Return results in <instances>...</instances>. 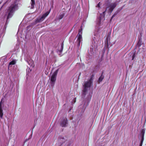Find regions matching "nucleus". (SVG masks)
<instances>
[{
	"mask_svg": "<svg viewBox=\"0 0 146 146\" xmlns=\"http://www.w3.org/2000/svg\"><path fill=\"white\" fill-rule=\"evenodd\" d=\"M117 5L116 2L113 3L108 2L107 3H106L105 4L106 8L103 9L102 13L99 12L100 15V17L98 18L97 19V24L100 25L101 24V22L104 20L105 12L106 11L108 13H111L116 7Z\"/></svg>",
	"mask_w": 146,
	"mask_h": 146,
	"instance_id": "f257e3e1",
	"label": "nucleus"
},
{
	"mask_svg": "<svg viewBox=\"0 0 146 146\" xmlns=\"http://www.w3.org/2000/svg\"><path fill=\"white\" fill-rule=\"evenodd\" d=\"M93 40L96 46L99 44L101 42L100 38V30L98 27L96 28L94 33Z\"/></svg>",
	"mask_w": 146,
	"mask_h": 146,
	"instance_id": "f03ea898",
	"label": "nucleus"
},
{
	"mask_svg": "<svg viewBox=\"0 0 146 146\" xmlns=\"http://www.w3.org/2000/svg\"><path fill=\"white\" fill-rule=\"evenodd\" d=\"M18 0H15L7 10L6 12L13 14L16 10L18 9V6L17 2Z\"/></svg>",
	"mask_w": 146,
	"mask_h": 146,
	"instance_id": "7ed1b4c3",
	"label": "nucleus"
},
{
	"mask_svg": "<svg viewBox=\"0 0 146 146\" xmlns=\"http://www.w3.org/2000/svg\"><path fill=\"white\" fill-rule=\"evenodd\" d=\"M18 0H15L7 10L6 12L13 14L16 10L18 9V6L17 2Z\"/></svg>",
	"mask_w": 146,
	"mask_h": 146,
	"instance_id": "20e7f679",
	"label": "nucleus"
},
{
	"mask_svg": "<svg viewBox=\"0 0 146 146\" xmlns=\"http://www.w3.org/2000/svg\"><path fill=\"white\" fill-rule=\"evenodd\" d=\"M92 83H85L83 84L82 92V96L84 97L88 90L90 89Z\"/></svg>",
	"mask_w": 146,
	"mask_h": 146,
	"instance_id": "39448f33",
	"label": "nucleus"
},
{
	"mask_svg": "<svg viewBox=\"0 0 146 146\" xmlns=\"http://www.w3.org/2000/svg\"><path fill=\"white\" fill-rule=\"evenodd\" d=\"M13 14H11V13H9L7 12H6L5 16L7 17V18L5 23V25L4 26V27L3 28V31H5L7 27V26L8 24L9 23V19L12 17L13 15Z\"/></svg>",
	"mask_w": 146,
	"mask_h": 146,
	"instance_id": "423d86ee",
	"label": "nucleus"
},
{
	"mask_svg": "<svg viewBox=\"0 0 146 146\" xmlns=\"http://www.w3.org/2000/svg\"><path fill=\"white\" fill-rule=\"evenodd\" d=\"M36 24V18L35 19L34 21L31 23L30 25L27 26L26 28V31H25V32L27 34L28 32L33 28L34 25Z\"/></svg>",
	"mask_w": 146,
	"mask_h": 146,
	"instance_id": "0eeeda50",
	"label": "nucleus"
},
{
	"mask_svg": "<svg viewBox=\"0 0 146 146\" xmlns=\"http://www.w3.org/2000/svg\"><path fill=\"white\" fill-rule=\"evenodd\" d=\"M68 121L66 117L62 118L60 122V126L62 127H65L67 126Z\"/></svg>",
	"mask_w": 146,
	"mask_h": 146,
	"instance_id": "6e6552de",
	"label": "nucleus"
},
{
	"mask_svg": "<svg viewBox=\"0 0 146 146\" xmlns=\"http://www.w3.org/2000/svg\"><path fill=\"white\" fill-rule=\"evenodd\" d=\"M49 13V12H47L43 14L42 16L39 17L38 19H37V22H41L43 21Z\"/></svg>",
	"mask_w": 146,
	"mask_h": 146,
	"instance_id": "1a4fd4ad",
	"label": "nucleus"
},
{
	"mask_svg": "<svg viewBox=\"0 0 146 146\" xmlns=\"http://www.w3.org/2000/svg\"><path fill=\"white\" fill-rule=\"evenodd\" d=\"M82 30H79V32L77 35V42L78 45L79 46L80 44V42L82 40Z\"/></svg>",
	"mask_w": 146,
	"mask_h": 146,
	"instance_id": "9d476101",
	"label": "nucleus"
},
{
	"mask_svg": "<svg viewBox=\"0 0 146 146\" xmlns=\"http://www.w3.org/2000/svg\"><path fill=\"white\" fill-rule=\"evenodd\" d=\"M145 133V130L144 129H142L140 135L141 137V140L140 143L139 144V146H142L143 141L144 140V136Z\"/></svg>",
	"mask_w": 146,
	"mask_h": 146,
	"instance_id": "9b49d317",
	"label": "nucleus"
},
{
	"mask_svg": "<svg viewBox=\"0 0 146 146\" xmlns=\"http://www.w3.org/2000/svg\"><path fill=\"white\" fill-rule=\"evenodd\" d=\"M33 39L34 40L32 41L31 45L32 48H36V44L35 43V41H36V34L35 35H34Z\"/></svg>",
	"mask_w": 146,
	"mask_h": 146,
	"instance_id": "f8f14e48",
	"label": "nucleus"
},
{
	"mask_svg": "<svg viewBox=\"0 0 146 146\" xmlns=\"http://www.w3.org/2000/svg\"><path fill=\"white\" fill-rule=\"evenodd\" d=\"M57 74V72H54L53 74L50 78V80L52 82H54L55 81Z\"/></svg>",
	"mask_w": 146,
	"mask_h": 146,
	"instance_id": "ddd939ff",
	"label": "nucleus"
},
{
	"mask_svg": "<svg viewBox=\"0 0 146 146\" xmlns=\"http://www.w3.org/2000/svg\"><path fill=\"white\" fill-rule=\"evenodd\" d=\"M16 63V60L15 59H13L10 62L8 66V68L9 69L10 67H11L13 65H15Z\"/></svg>",
	"mask_w": 146,
	"mask_h": 146,
	"instance_id": "4468645a",
	"label": "nucleus"
},
{
	"mask_svg": "<svg viewBox=\"0 0 146 146\" xmlns=\"http://www.w3.org/2000/svg\"><path fill=\"white\" fill-rule=\"evenodd\" d=\"M0 62H1V64L3 65L5 62L7 61V57L5 56H3L0 58Z\"/></svg>",
	"mask_w": 146,
	"mask_h": 146,
	"instance_id": "2eb2a0df",
	"label": "nucleus"
},
{
	"mask_svg": "<svg viewBox=\"0 0 146 146\" xmlns=\"http://www.w3.org/2000/svg\"><path fill=\"white\" fill-rule=\"evenodd\" d=\"M2 101V100H1L0 102V117L1 119H3V115L2 106L1 105Z\"/></svg>",
	"mask_w": 146,
	"mask_h": 146,
	"instance_id": "dca6fc26",
	"label": "nucleus"
},
{
	"mask_svg": "<svg viewBox=\"0 0 146 146\" xmlns=\"http://www.w3.org/2000/svg\"><path fill=\"white\" fill-rule=\"evenodd\" d=\"M66 140L63 137L60 136L59 138V141L60 142L61 145H62L63 143L65 142Z\"/></svg>",
	"mask_w": 146,
	"mask_h": 146,
	"instance_id": "f3484780",
	"label": "nucleus"
},
{
	"mask_svg": "<svg viewBox=\"0 0 146 146\" xmlns=\"http://www.w3.org/2000/svg\"><path fill=\"white\" fill-rule=\"evenodd\" d=\"M27 61L28 64L31 67L33 68L34 67V62L31 59L27 60Z\"/></svg>",
	"mask_w": 146,
	"mask_h": 146,
	"instance_id": "a211bd4d",
	"label": "nucleus"
},
{
	"mask_svg": "<svg viewBox=\"0 0 146 146\" xmlns=\"http://www.w3.org/2000/svg\"><path fill=\"white\" fill-rule=\"evenodd\" d=\"M63 48V44L62 43L60 45H59L58 47V51L60 53L62 52Z\"/></svg>",
	"mask_w": 146,
	"mask_h": 146,
	"instance_id": "6ab92c4d",
	"label": "nucleus"
},
{
	"mask_svg": "<svg viewBox=\"0 0 146 146\" xmlns=\"http://www.w3.org/2000/svg\"><path fill=\"white\" fill-rule=\"evenodd\" d=\"M32 69H31L29 67H28L27 69H26V73H27V78H28V77L29 76V74L30 72L31 71Z\"/></svg>",
	"mask_w": 146,
	"mask_h": 146,
	"instance_id": "aec40b11",
	"label": "nucleus"
},
{
	"mask_svg": "<svg viewBox=\"0 0 146 146\" xmlns=\"http://www.w3.org/2000/svg\"><path fill=\"white\" fill-rule=\"evenodd\" d=\"M31 5V9H33L34 8V6L35 5V0H31L30 3Z\"/></svg>",
	"mask_w": 146,
	"mask_h": 146,
	"instance_id": "412c9836",
	"label": "nucleus"
},
{
	"mask_svg": "<svg viewBox=\"0 0 146 146\" xmlns=\"http://www.w3.org/2000/svg\"><path fill=\"white\" fill-rule=\"evenodd\" d=\"M93 46L90 47L89 50H88V53L90 54H92L93 53Z\"/></svg>",
	"mask_w": 146,
	"mask_h": 146,
	"instance_id": "4be33fe9",
	"label": "nucleus"
},
{
	"mask_svg": "<svg viewBox=\"0 0 146 146\" xmlns=\"http://www.w3.org/2000/svg\"><path fill=\"white\" fill-rule=\"evenodd\" d=\"M110 36L108 35L107 38H106V41H105V44H107V45L108 46V40L110 39Z\"/></svg>",
	"mask_w": 146,
	"mask_h": 146,
	"instance_id": "5701e85b",
	"label": "nucleus"
},
{
	"mask_svg": "<svg viewBox=\"0 0 146 146\" xmlns=\"http://www.w3.org/2000/svg\"><path fill=\"white\" fill-rule=\"evenodd\" d=\"M104 78V76L103 75V74H102L100 76L99 78V82H101Z\"/></svg>",
	"mask_w": 146,
	"mask_h": 146,
	"instance_id": "b1692460",
	"label": "nucleus"
},
{
	"mask_svg": "<svg viewBox=\"0 0 146 146\" xmlns=\"http://www.w3.org/2000/svg\"><path fill=\"white\" fill-rule=\"evenodd\" d=\"M141 41L140 40H139V41L137 44V46H138L139 47L141 45Z\"/></svg>",
	"mask_w": 146,
	"mask_h": 146,
	"instance_id": "393cba45",
	"label": "nucleus"
},
{
	"mask_svg": "<svg viewBox=\"0 0 146 146\" xmlns=\"http://www.w3.org/2000/svg\"><path fill=\"white\" fill-rule=\"evenodd\" d=\"M89 102H88L86 106H85V104L84 105V107H83V111H84L85 110V109L86 108V107L87 106H88V104H89Z\"/></svg>",
	"mask_w": 146,
	"mask_h": 146,
	"instance_id": "a878e982",
	"label": "nucleus"
},
{
	"mask_svg": "<svg viewBox=\"0 0 146 146\" xmlns=\"http://www.w3.org/2000/svg\"><path fill=\"white\" fill-rule=\"evenodd\" d=\"M6 2H5V3H3V5L1 6V7L0 8V11H1V10L3 8V6H4V5L5 4H6Z\"/></svg>",
	"mask_w": 146,
	"mask_h": 146,
	"instance_id": "bb28decb",
	"label": "nucleus"
},
{
	"mask_svg": "<svg viewBox=\"0 0 146 146\" xmlns=\"http://www.w3.org/2000/svg\"><path fill=\"white\" fill-rule=\"evenodd\" d=\"M6 2H5V3H3V5L1 6V7L0 8V11H1V10L3 8V6H4V5L5 4H6Z\"/></svg>",
	"mask_w": 146,
	"mask_h": 146,
	"instance_id": "cd10ccee",
	"label": "nucleus"
},
{
	"mask_svg": "<svg viewBox=\"0 0 146 146\" xmlns=\"http://www.w3.org/2000/svg\"><path fill=\"white\" fill-rule=\"evenodd\" d=\"M135 52L134 53V54H133V56H132V60H133L134 58L135 57Z\"/></svg>",
	"mask_w": 146,
	"mask_h": 146,
	"instance_id": "c85d7f7f",
	"label": "nucleus"
},
{
	"mask_svg": "<svg viewBox=\"0 0 146 146\" xmlns=\"http://www.w3.org/2000/svg\"><path fill=\"white\" fill-rule=\"evenodd\" d=\"M63 15H61L59 17V19H62L63 18Z\"/></svg>",
	"mask_w": 146,
	"mask_h": 146,
	"instance_id": "c756f323",
	"label": "nucleus"
},
{
	"mask_svg": "<svg viewBox=\"0 0 146 146\" xmlns=\"http://www.w3.org/2000/svg\"><path fill=\"white\" fill-rule=\"evenodd\" d=\"M100 2H99V3L98 4L97 7H100Z\"/></svg>",
	"mask_w": 146,
	"mask_h": 146,
	"instance_id": "7c9ffc66",
	"label": "nucleus"
},
{
	"mask_svg": "<svg viewBox=\"0 0 146 146\" xmlns=\"http://www.w3.org/2000/svg\"><path fill=\"white\" fill-rule=\"evenodd\" d=\"M115 14H114L112 16V17H111V19L113 17H114L115 16Z\"/></svg>",
	"mask_w": 146,
	"mask_h": 146,
	"instance_id": "2f4dec72",
	"label": "nucleus"
},
{
	"mask_svg": "<svg viewBox=\"0 0 146 146\" xmlns=\"http://www.w3.org/2000/svg\"><path fill=\"white\" fill-rule=\"evenodd\" d=\"M74 100V103H75V102H76V98H74L73 99Z\"/></svg>",
	"mask_w": 146,
	"mask_h": 146,
	"instance_id": "473e14b6",
	"label": "nucleus"
},
{
	"mask_svg": "<svg viewBox=\"0 0 146 146\" xmlns=\"http://www.w3.org/2000/svg\"><path fill=\"white\" fill-rule=\"evenodd\" d=\"M29 139V138L28 139H26L25 141V142L27 141Z\"/></svg>",
	"mask_w": 146,
	"mask_h": 146,
	"instance_id": "72a5a7b5",
	"label": "nucleus"
},
{
	"mask_svg": "<svg viewBox=\"0 0 146 146\" xmlns=\"http://www.w3.org/2000/svg\"><path fill=\"white\" fill-rule=\"evenodd\" d=\"M54 83H53V82L51 83V85H53L54 84Z\"/></svg>",
	"mask_w": 146,
	"mask_h": 146,
	"instance_id": "f704fd0d",
	"label": "nucleus"
},
{
	"mask_svg": "<svg viewBox=\"0 0 146 146\" xmlns=\"http://www.w3.org/2000/svg\"><path fill=\"white\" fill-rule=\"evenodd\" d=\"M94 76V75H92V76H91L92 78Z\"/></svg>",
	"mask_w": 146,
	"mask_h": 146,
	"instance_id": "c9c22d12",
	"label": "nucleus"
},
{
	"mask_svg": "<svg viewBox=\"0 0 146 146\" xmlns=\"http://www.w3.org/2000/svg\"><path fill=\"white\" fill-rule=\"evenodd\" d=\"M1 1H0V4L1 3Z\"/></svg>",
	"mask_w": 146,
	"mask_h": 146,
	"instance_id": "e433bc0d",
	"label": "nucleus"
},
{
	"mask_svg": "<svg viewBox=\"0 0 146 146\" xmlns=\"http://www.w3.org/2000/svg\"><path fill=\"white\" fill-rule=\"evenodd\" d=\"M19 29H18V31H19Z\"/></svg>",
	"mask_w": 146,
	"mask_h": 146,
	"instance_id": "4c0bfd02",
	"label": "nucleus"
}]
</instances>
